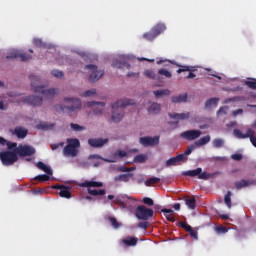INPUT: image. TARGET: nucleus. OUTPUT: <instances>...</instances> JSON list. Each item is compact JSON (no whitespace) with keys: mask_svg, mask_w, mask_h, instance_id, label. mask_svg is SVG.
Here are the masks:
<instances>
[{"mask_svg":"<svg viewBox=\"0 0 256 256\" xmlns=\"http://www.w3.org/2000/svg\"><path fill=\"white\" fill-rule=\"evenodd\" d=\"M136 103L137 102H135V100H131V99H120L114 102L111 105L113 109L111 120L114 123H119L120 121H123V117H125V112L123 111V109H125L127 105H135Z\"/></svg>","mask_w":256,"mask_h":256,"instance_id":"obj_1","label":"nucleus"},{"mask_svg":"<svg viewBox=\"0 0 256 256\" xmlns=\"http://www.w3.org/2000/svg\"><path fill=\"white\" fill-rule=\"evenodd\" d=\"M31 79V89L34 91V93H41L44 97V99H53L57 93H59V90L57 88H51L46 89L45 86L39 84L41 83V79L35 75H30Z\"/></svg>","mask_w":256,"mask_h":256,"instance_id":"obj_2","label":"nucleus"},{"mask_svg":"<svg viewBox=\"0 0 256 256\" xmlns=\"http://www.w3.org/2000/svg\"><path fill=\"white\" fill-rule=\"evenodd\" d=\"M64 103H67V105L58 106L62 113H73L77 109H81V100L79 98H64Z\"/></svg>","mask_w":256,"mask_h":256,"instance_id":"obj_3","label":"nucleus"},{"mask_svg":"<svg viewBox=\"0 0 256 256\" xmlns=\"http://www.w3.org/2000/svg\"><path fill=\"white\" fill-rule=\"evenodd\" d=\"M67 145L63 149V153L66 157H77V151L78 147H81V142H79V139L72 138L67 140Z\"/></svg>","mask_w":256,"mask_h":256,"instance_id":"obj_4","label":"nucleus"},{"mask_svg":"<svg viewBox=\"0 0 256 256\" xmlns=\"http://www.w3.org/2000/svg\"><path fill=\"white\" fill-rule=\"evenodd\" d=\"M182 175L184 177H197L198 179H202L203 181H207L214 177V175L209 172H203V168L184 171L182 172Z\"/></svg>","mask_w":256,"mask_h":256,"instance_id":"obj_5","label":"nucleus"},{"mask_svg":"<svg viewBox=\"0 0 256 256\" xmlns=\"http://www.w3.org/2000/svg\"><path fill=\"white\" fill-rule=\"evenodd\" d=\"M166 29L165 24H157L149 32L143 34V39H146V41H155Z\"/></svg>","mask_w":256,"mask_h":256,"instance_id":"obj_6","label":"nucleus"},{"mask_svg":"<svg viewBox=\"0 0 256 256\" xmlns=\"http://www.w3.org/2000/svg\"><path fill=\"white\" fill-rule=\"evenodd\" d=\"M135 215L137 219H139V221H149V219L153 217L154 212H153V209L151 208H147L146 206L139 205L136 208Z\"/></svg>","mask_w":256,"mask_h":256,"instance_id":"obj_7","label":"nucleus"},{"mask_svg":"<svg viewBox=\"0 0 256 256\" xmlns=\"http://www.w3.org/2000/svg\"><path fill=\"white\" fill-rule=\"evenodd\" d=\"M19 158L17 157V153L11 151L0 152V161H2V165H13V163H17Z\"/></svg>","mask_w":256,"mask_h":256,"instance_id":"obj_8","label":"nucleus"},{"mask_svg":"<svg viewBox=\"0 0 256 256\" xmlns=\"http://www.w3.org/2000/svg\"><path fill=\"white\" fill-rule=\"evenodd\" d=\"M235 137H237V139H250L252 145L254 147H256V137H255V131H253V129H248L247 133L243 134V132H241V130L239 129H234L233 131Z\"/></svg>","mask_w":256,"mask_h":256,"instance_id":"obj_9","label":"nucleus"},{"mask_svg":"<svg viewBox=\"0 0 256 256\" xmlns=\"http://www.w3.org/2000/svg\"><path fill=\"white\" fill-rule=\"evenodd\" d=\"M85 69L90 70V75H89L90 83H95V81H99V79H101V76L105 73L102 70H98L97 66L93 64L86 65Z\"/></svg>","mask_w":256,"mask_h":256,"instance_id":"obj_10","label":"nucleus"},{"mask_svg":"<svg viewBox=\"0 0 256 256\" xmlns=\"http://www.w3.org/2000/svg\"><path fill=\"white\" fill-rule=\"evenodd\" d=\"M6 59H20V61H29V59H32V57L25 52H21L19 50H12L8 53Z\"/></svg>","mask_w":256,"mask_h":256,"instance_id":"obj_11","label":"nucleus"},{"mask_svg":"<svg viewBox=\"0 0 256 256\" xmlns=\"http://www.w3.org/2000/svg\"><path fill=\"white\" fill-rule=\"evenodd\" d=\"M22 103H26V105H31L32 107H41V105H43V98L31 95L24 97Z\"/></svg>","mask_w":256,"mask_h":256,"instance_id":"obj_12","label":"nucleus"},{"mask_svg":"<svg viewBox=\"0 0 256 256\" xmlns=\"http://www.w3.org/2000/svg\"><path fill=\"white\" fill-rule=\"evenodd\" d=\"M16 153L19 154L20 157H31L35 155L36 150L33 148V146L24 145V146H19L16 149Z\"/></svg>","mask_w":256,"mask_h":256,"instance_id":"obj_13","label":"nucleus"},{"mask_svg":"<svg viewBox=\"0 0 256 256\" xmlns=\"http://www.w3.org/2000/svg\"><path fill=\"white\" fill-rule=\"evenodd\" d=\"M202 135L201 130H187L180 134L182 139H186V141H195V139H199Z\"/></svg>","mask_w":256,"mask_h":256,"instance_id":"obj_14","label":"nucleus"},{"mask_svg":"<svg viewBox=\"0 0 256 256\" xmlns=\"http://www.w3.org/2000/svg\"><path fill=\"white\" fill-rule=\"evenodd\" d=\"M139 143L143 145V147H155L159 143V136H145L140 137Z\"/></svg>","mask_w":256,"mask_h":256,"instance_id":"obj_15","label":"nucleus"},{"mask_svg":"<svg viewBox=\"0 0 256 256\" xmlns=\"http://www.w3.org/2000/svg\"><path fill=\"white\" fill-rule=\"evenodd\" d=\"M88 107L93 108L94 115H103V109L105 108V102L91 101L87 103Z\"/></svg>","mask_w":256,"mask_h":256,"instance_id":"obj_16","label":"nucleus"},{"mask_svg":"<svg viewBox=\"0 0 256 256\" xmlns=\"http://www.w3.org/2000/svg\"><path fill=\"white\" fill-rule=\"evenodd\" d=\"M176 65L177 67H179V69L176 71V73L178 74L189 71V74L186 76V79H195V77H197V75L193 73V71H195V69H193V66L179 65V64H176Z\"/></svg>","mask_w":256,"mask_h":256,"instance_id":"obj_17","label":"nucleus"},{"mask_svg":"<svg viewBox=\"0 0 256 256\" xmlns=\"http://www.w3.org/2000/svg\"><path fill=\"white\" fill-rule=\"evenodd\" d=\"M52 189H59L60 197H63L64 199H71V190L69 189V187H67L65 185L56 184V185L52 186Z\"/></svg>","mask_w":256,"mask_h":256,"instance_id":"obj_18","label":"nucleus"},{"mask_svg":"<svg viewBox=\"0 0 256 256\" xmlns=\"http://www.w3.org/2000/svg\"><path fill=\"white\" fill-rule=\"evenodd\" d=\"M189 158L184 157L183 155H177L176 157H172L166 161V167H173L178 163H185Z\"/></svg>","mask_w":256,"mask_h":256,"instance_id":"obj_19","label":"nucleus"},{"mask_svg":"<svg viewBox=\"0 0 256 256\" xmlns=\"http://www.w3.org/2000/svg\"><path fill=\"white\" fill-rule=\"evenodd\" d=\"M112 67H116V69H131V64L127 62V58H121L120 60H114Z\"/></svg>","mask_w":256,"mask_h":256,"instance_id":"obj_20","label":"nucleus"},{"mask_svg":"<svg viewBox=\"0 0 256 256\" xmlns=\"http://www.w3.org/2000/svg\"><path fill=\"white\" fill-rule=\"evenodd\" d=\"M107 143H109V139L105 138H99V139H89L88 140V145H90V147H103V145H107Z\"/></svg>","mask_w":256,"mask_h":256,"instance_id":"obj_21","label":"nucleus"},{"mask_svg":"<svg viewBox=\"0 0 256 256\" xmlns=\"http://www.w3.org/2000/svg\"><path fill=\"white\" fill-rule=\"evenodd\" d=\"M131 177H133V173H128V174H120L114 177V182L115 183H129L131 180Z\"/></svg>","mask_w":256,"mask_h":256,"instance_id":"obj_22","label":"nucleus"},{"mask_svg":"<svg viewBox=\"0 0 256 256\" xmlns=\"http://www.w3.org/2000/svg\"><path fill=\"white\" fill-rule=\"evenodd\" d=\"M171 119H176L177 121H185V119H189L191 117V113H169L168 114Z\"/></svg>","mask_w":256,"mask_h":256,"instance_id":"obj_23","label":"nucleus"},{"mask_svg":"<svg viewBox=\"0 0 256 256\" xmlns=\"http://www.w3.org/2000/svg\"><path fill=\"white\" fill-rule=\"evenodd\" d=\"M138 241L137 237L128 236L122 240V243L123 245H126V247H135Z\"/></svg>","mask_w":256,"mask_h":256,"instance_id":"obj_24","label":"nucleus"},{"mask_svg":"<svg viewBox=\"0 0 256 256\" xmlns=\"http://www.w3.org/2000/svg\"><path fill=\"white\" fill-rule=\"evenodd\" d=\"M29 131L27 129H23L22 127H16L13 131V134L18 137V139H25Z\"/></svg>","mask_w":256,"mask_h":256,"instance_id":"obj_25","label":"nucleus"},{"mask_svg":"<svg viewBox=\"0 0 256 256\" xmlns=\"http://www.w3.org/2000/svg\"><path fill=\"white\" fill-rule=\"evenodd\" d=\"M161 213H164V217L167 219V221L175 223V217H173L175 211H173L172 209L164 208L161 210Z\"/></svg>","mask_w":256,"mask_h":256,"instance_id":"obj_26","label":"nucleus"},{"mask_svg":"<svg viewBox=\"0 0 256 256\" xmlns=\"http://www.w3.org/2000/svg\"><path fill=\"white\" fill-rule=\"evenodd\" d=\"M36 167L41 171H44L46 175H53V170H51V167L45 165V163H43L42 161H39L38 163H36Z\"/></svg>","mask_w":256,"mask_h":256,"instance_id":"obj_27","label":"nucleus"},{"mask_svg":"<svg viewBox=\"0 0 256 256\" xmlns=\"http://www.w3.org/2000/svg\"><path fill=\"white\" fill-rule=\"evenodd\" d=\"M251 185H253V181H251V180L242 179V180H240L238 182H235V187L238 190L239 189H243V187H249Z\"/></svg>","mask_w":256,"mask_h":256,"instance_id":"obj_28","label":"nucleus"},{"mask_svg":"<svg viewBox=\"0 0 256 256\" xmlns=\"http://www.w3.org/2000/svg\"><path fill=\"white\" fill-rule=\"evenodd\" d=\"M210 141H211V136L206 135V136L198 139L197 141H195L194 145L196 147H203V145H207V143H209Z\"/></svg>","mask_w":256,"mask_h":256,"instance_id":"obj_29","label":"nucleus"},{"mask_svg":"<svg viewBox=\"0 0 256 256\" xmlns=\"http://www.w3.org/2000/svg\"><path fill=\"white\" fill-rule=\"evenodd\" d=\"M184 201L185 205L188 206V209H195V207H197V200H195V197L190 198L189 196H186Z\"/></svg>","mask_w":256,"mask_h":256,"instance_id":"obj_30","label":"nucleus"},{"mask_svg":"<svg viewBox=\"0 0 256 256\" xmlns=\"http://www.w3.org/2000/svg\"><path fill=\"white\" fill-rule=\"evenodd\" d=\"M172 103H187V93L178 96H172Z\"/></svg>","mask_w":256,"mask_h":256,"instance_id":"obj_31","label":"nucleus"},{"mask_svg":"<svg viewBox=\"0 0 256 256\" xmlns=\"http://www.w3.org/2000/svg\"><path fill=\"white\" fill-rule=\"evenodd\" d=\"M161 111V104L152 103L151 106L148 108V113L150 115H157Z\"/></svg>","mask_w":256,"mask_h":256,"instance_id":"obj_32","label":"nucleus"},{"mask_svg":"<svg viewBox=\"0 0 256 256\" xmlns=\"http://www.w3.org/2000/svg\"><path fill=\"white\" fill-rule=\"evenodd\" d=\"M80 187H103V183L97 181H85L80 184Z\"/></svg>","mask_w":256,"mask_h":256,"instance_id":"obj_33","label":"nucleus"},{"mask_svg":"<svg viewBox=\"0 0 256 256\" xmlns=\"http://www.w3.org/2000/svg\"><path fill=\"white\" fill-rule=\"evenodd\" d=\"M153 94L155 95V97H163V95L167 97L171 95V90L169 89L155 90Z\"/></svg>","mask_w":256,"mask_h":256,"instance_id":"obj_34","label":"nucleus"},{"mask_svg":"<svg viewBox=\"0 0 256 256\" xmlns=\"http://www.w3.org/2000/svg\"><path fill=\"white\" fill-rule=\"evenodd\" d=\"M157 183H161V178L158 177H152L144 182V185L146 187H151V185H156Z\"/></svg>","mask_w":256,"mask_h":256,"instance_id":"obj_35","label":"nucleus"},{"mask_svg":"<svg viewBox=\"0 0 256 256\" xmlns=\"http://www.w3.org/2000/svg\"><path fill=\"white\" fill-rule=\"evenodd\" d=\"M218 103H219V98H210L206 101L205 107H206V109L213 107V105H214V107H217Z\"/></svg>","mask_w":256,"mask_h":256,"instance_id":"obj_36","label":"nucleus"},{"mask_svg":"<svg viewBox=\"0 0 256 256\" xmlns=\"http://www.w3.org/2000/svg\"><path fill=\"white\" fill-rule=\"evenodd\" d=\"M88 193L93 197H99V195H105L106 191L105 189L95 190V189L88 188Z\"/></svg>","mask_w":256,"mask_h":256,"instance_id":"obj_37","label":"nucleus"},{"mask_svg":"<svg viewBox=\"0 0 256 256\" xmlns=\"http://www.w3.org/2000/svg\"><path fill=\"white\" fill-rule=\"evenodd\" d=\"M108 221H110L113 229H119V227H122V225H123V224H121V222H118L117 218H115V217H108Z\"/></svg>","mask_w":256,"mask_h":256,"instance_id":"obj_38","label":"nucleus"},{"mask_svg":"<svg viewBox=\"0 0 256 256\" xmlns=\"http://www.w3.org/2000/svg\"><path fill=\"white\" fill-rule=\"evenodd\" d=\"M212 145L215 147V149H221V147L225 145V141L221 138H216L213 140Z\"/></svg>","mask_w":256,"mask_h":256,"instance_id":"obj_39","label":"nucleus"},{"mask_svg":"<svg viewBox=\"0 0 256 256\" xmlns=\"http://www.w3.org/2000/svg\"><path fill=\"white\" fill-rule=\"evenodd\" d=\"M147 161V156L144 154L136 155L134 157V163H145Z\"/></svg>","mask_w":256,"mask_h":256,"instance_id":"obj_40","label":"nucleus"},{"mask_svg":"<svg viewBox=\"0 0 256 256\" xmlns=\"http://www.w3.org/2000/svg\"><path fill=\"white\" fill-rule=\"evenodd\" d=\"M50 177L49 174H41L34 178V181H40V183H43L45 181H49Z\"/></svg>","mask_w":256,"mask_h":256,"instance_id":"obj_41","label":"nucleus"},{"mask_svg":"<svg viewBox=\"0 0 256 256\" xmlns=\"http://www.w3.org/2000/svg\"><path fill=\"white\" fill-rule=\"evenodd\" d=\"M158 75H162L163 77H166V79H171V77H173V74H171L167 69L158 70Z\"/></svg>","mask_w":256,"mask_h":256,"instance_id":"obj_42","label":"nucleus"},{"mask_svg":"<svg viewBox=\"0 0 256 256\" xmlns=\"http://www.w3.org/2000/svg\"><path fill=\"white\" fill-rule=\"evenodd\" d=\"M196 146L195 144H192L190 146H188V148L184 151V153L180 154L183 155V157H187V155H191V153H193V151H195Z\"/></svg>","mask_w":256,"mask_h":256,"instance_id":"obj_43","label":"nucleus"},{"mask_svg":"<svg viewBox=\"0 0 256 256\" xmlns=\"http://www.w3.org/2000/svg\"><path fill=\"white\" fill-rule=\"evenodd\" d=\"M97 94V89L93 88L91 90L85 91L83 94H81V97H93V95Z\"/></svg>","mask_w":256,"mask_h":256,"instance_id":"obj_44","label":"nucleus"},{"mask_svg":"<svg viewBox=\"0 0 256 256\" xmlns=\"http://www.w3.org/2000/svg\"><path fill=\"white\" fill-rule=\"evenodd\" d=\"M224 202L228 209H231V191H228L224 197Z\"/></svg>","mask_w":256,"mask_h":256,"instance_id":"obj_45","label":"nucleus"},{"mask_svg":"<svg viewBox=\"0 0 256 256\" xmlns=\"http://www.w3.org/2000/svg\"><path fill=\"white\" fill-rule=\"evenodd\" d=\"M144 75L148 77V79H157V74H155L153 70H145Z\"/></svg>","mask_w":256,"mask_h":256,"instance_id":"obj_46","label":"nucleus"},{"mask_svg":"<svg viewBox=\"0 0 256 256\" xmlns=\"http://www.w3.org/2000/svg\"><path fill=\"white\" fill-rule=\"evenodd\" d=\"M70 127H71V129H72L73 131H77V132H79V131H85V127H83V126H81V125H79V124L71 123V124H70Z\"/></svg>","mask_w":256,"mask_h":256,"instance_id":"obj_47","label":"nucleus"},{"mask_svg":"<svg viewBox=\"0 0 256 256\" xmlns=\"http://www.w3.org/2000/svg\"><path fill=\"white\" fill-rule=\"evenodd\" d=\"M143 203L145 205H148V207H153L155 205V202L153 201V199H151L149 197H144L143 198Z\"/></svg>","mask_w":256,"mask_h":256,"instance_id":"obj_48","label":"nucleus"},{"mask_svg":"<svg viewBox=\"0 0 256 256\" xmlns=\"http://www.w3.org/2000/svg\"><path fill=\"white\" fill-rule=\"evenodd\" d=\"M227 109L228 107H220L217 111V117H223V115H227Z\"/></svg>","mask_w":256,"mask_h":256,"instance_id":"obj_49","label":"nucleus"},{"mask_svg":"<svg viewBox=\"0 0 256 256\" xmlns=\"http://www.w3.org/2000/svg\"><path fill=\"white\" fill-rule=\"evenodd\" d=\"M33 44L35 45V47H45V44L39 38H34L33 39Z\"/></svg>","mask_w":256,"mask_h":256,"instance_id":"obj_50","label":"nucleus"},{"mask_svg":"<svg viewBox=\"0 0 256 256\" xmlns=\"http://www.w3.org/2000/svg\"><path fill=\"white\" fill-rule=\"evenodd\" d=\"M51 73H52L53 77H56L57 79H61V77H63V71L52 70Z\"/></svg>","mask_w":256,"mask_h":256,"instance_id":"obj_51","label":"nucleus"},{"mask_svg":"<svg viewBox=\"0 0 256 256\" xmlns=\"http://www.w3.org/2000/svg\"><path fill=\"white\" fill-rule=\"evenodd\" d=\"M212 161H220L221 163L227 161V157H223V156H214L212 157Z\"/></svg>","mask_w":256,"mask_h":256,"instance_id":"obj_52","label":"nucleus"},{"mask_svg":"<svg viewBox=\"0 0 256 256\" xmlns=\"http://www.w3.org/2000/svg\"><path fill=\"white\" fill-rule=\"evenodd\" d=\"M245 85H247V87H249L250 89L256 90V81H246Z\"/></svg>","mask_w":256,"mask_h":256,"instance_id":"obj_53","label":"nucleus"},{"mask_svg":"<svg viewBox=\"0 0 256 256\" xmlns=\"http://www.w3.org/2000/svg\"><path fill=\"white\" fill-rule=\"evenodd\" d=\"M227 227L224 226H218L216 227V233H227Z\"/></svg>","mask_w":256,"mask_h":256,"instance_id":"obj_54","label":"nucleus"},{"mask_svg":"<svg viewBox=\"0 0 256 256\" xmlns=\"http://www.w3.org/2000/svg\"><path fill=\"white\" fill-rule=\"evenodd\" d=\"M231 159H233L234 161H241V159H243V155L242 154H232Z\"/></svg>","mask_w":256,"mask_h":256,"instance_id":"obj_55","label":"nucleus"},{"mask_svg":"<svg viewBox=\"0 0 256 256\" xmlns=\"http://www.w3.org/2000/svg\"><path fill=\"white\" fill-rule=\"evenodd\" d=\"M37 129H42L43 131H47V129H49V125L45 123H40L37 125Z\"/></svg>","mask_w":256,"mask_h":256,"instance_id":"obj_56","label":"nucleus"},{"mask_svg":"<svg viewBox=\"0 0 256 256\" xmlns=\"http://www.w3.org/2000/svg\"><path fill=\"white\" fill-rule=\"evenodd\" d=\"M8 149H17V143L15 142H8L6 143Z\"/></svg>","mask_w":256,"mask_h":256,"instance_id":"obj_57","label":"nucleus"},{"mask_svg":"<svg viewBox=\"0 0 256 256\" xmlns=\"http://www.w3.org/2000/svg\"><path fill=\"white\" fill-rule=\"evenodd\" d=\"M138 227H140V229H147V227H149V222H140L138 223Z\"/></svg>","mask_w":256,"mask_h":256,"instance_id":"obj_58","label":"nucleus"},{"mask_svg":"<svg viewBox=\"0 0 256 256\" xmlns=\"http://www.w3.org/2000/svg\"><path fill=\"white\" fill-rule=\"evenodd\" d=\"M189 234H190V237H192L193 239L195 240L199 239L197 231L192 230L189 232Z\"/></svg>","mask_w":256,"mask_h":256,"instance_id":"obj_59","label":"nucleus"},{"mask_svg":"<svg viewBox=\"0 0 256 256\" xmlns=\"http://www.w3.org/2000/svg\"><path fill=\"white\" fill-rule=\"evenodd\" d=\"M232 115L234 117H237V115H243V109H237L232 112Z\"/></svg>","mask_w":256,"mask_h":256,"instance_id":"obj_60","label":"nucleus"},{"mask_svg":"<svg viewBox=\"0 0 256 256\" xmlns=\"http://www.w3.org/2000/svg\"><path fill=\"white\" fill-rule=\"evenodd\" d=\"M118 171H120V173H128V168L125 166H121L118 168Z\"/></svg>","mask_w":256,"mask_h":256,"instance_id":"obj_61","label":"nucleus"},{"mask_svg":"<svg viewBox=\"0 0 256 256\" xmlns=\"http://www.w3.org/2000/svg\"><path fill=\"white\" fill-rule=\"evenodd\" d=\"M118 155H119V157H127V152L124 150H119Z\"/></svg>","mask_w":256,"mask_h":256,"instance_id":"obj_62","label":"nucleus"},{"mask_svg":"<svg viewBox=\"0 0 256 256\" xmlns=\"http://www.w3.org/2000/svg\"><path fill=\"white\" fill-rule=\"evenodd\" d=\"M0 145L5 147V145H7V140L5 138H3V137H0Z\"/></svg>","mask_w":256,"mask_h":256,"instance_id":"obj_63","label":"nucleus"},{"mask_svg":"<svg viewBox=\"0 0 256 256\" xmlns=\"http://www.w3.org/2000/svg\"><path fill=\"white\" fill-rule=\"evenodd\" d=\"M127 77H139V73L128 72Z\"/></svg>","mask_w":256,"mask_h":256,"instance_id":"obj_64","label":"nucleus"}]
</instances>
